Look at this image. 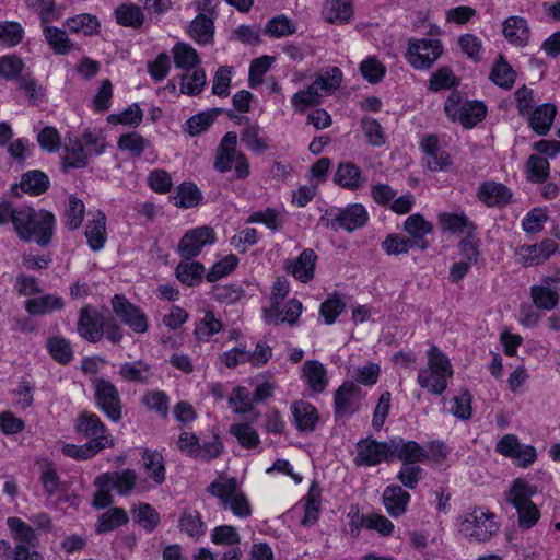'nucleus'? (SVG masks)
Segmentation results:
<instances>
[{"label":"nucleus","mask_w":560,"mask_h":560,"mask_svg":"<svg viewBox=\"0 0 560 560\" xmlns=\"http://www.w3.org/2000/svg\"><path fill=\"white\" fill-rule=\"evenodd\" d=\"M56 219L47 210H34L23 206L18 208L14 217V231L24 242H35L39 246H47L54 236Z\"/></svg>","instance_id":"nucleus-1"},{"label":"nucleus","mask_w":560,"mask_h":560,"mask_svg":"<svg viewBox=\"0 0 560 560\" xmlns=\"http://www.w3.org/2000/svg\"><path fill=\"white\" fill-rule=\"evenodd\" d=\"M453 368L447 355L436 346H431L428 350L427 368L420 369L418 373V384L433 395H442L447 381L453 376Z\"/></svg>","instance_id":"nucleus-2"},{"label":"nucleus","mask_w":560,"mask_h":560,"mask_svg":"<svg viewBox=\"0 0 560 560\" xmlns=\"http://www.w3.org/2000/svg\"><path fill=\"white\" fill-rule=\"evenodd\" d=\"M537 491L536 485H532L525 479L517 478L505 492V500L516 510L517 523L522 529L534 527L540 518V511L532 501V498Z\"/></svg>","instance_id":"nucleus-3"},{"label":"nucleus","mask_w":560,"mask_h":560,"mask_svg":"<svg viewBox=\"0 0 560 560\" xmlns=\"http://www.w3.org/2000/svg\"><path fill=\"white\" fill-rule=\"evenodd\" d=\"M207 491L220 500L223 509H229L235 516L248 517L252 509L246 495L240 490L234 477H219L212 481Z\"/></svg>","instance_id":"nucleus-4"},{"label":"nucleus","mask_w":560,"mask_h":560,"mask_svg":"<svg viewBox=\"0 0 560 560\" xmlns=\"http://www.w3.org/2000/svg\"><path fill=\"white\" fill-rule=\"evenodd\" d=\"M494 513L485 508H474L467 512L460 522V530L469 539L483 542L490 540L500 529Z\"/></svg>","instance_id":"nucleus-5"},{"label":"nucleus","mask_w":560,"mask_h":560,"mask_svg":"<svg viewBox=\"0 0 560 560\" xmlns=\"http://www.w3.org/2000/svg\"><path fill=\"white\" fill-rule=\"evenodd\" d=\"M444 110L450 119L459 121L466 129L475 127L487 114L486 105L480 101L463 102L459 92L454 91L444 103Z\"/></svg>","instance_id":"nucleus-6"},{"label":"nucleus","mask_w":560,"mask_h":560,"mask_svg":"<svg viewBox=\"0 0 560 560\" xmlns=\"http://www.w3.org/2000/svg\"><path fill=\"white\" fill-rule=\"evenodd\" d=\"M237 135L233 131L226 132L217 150L214 167L218 172L224 173L231 170L234 164L236 175H247L249 166L246 156L236 150Z\"/></svg>","instance_id":"nucleus-7"},{"label":"nucleus","mask_w":560,"mask_h":560,"mask_svg":"<svg viewBox=\"0 0 560 560\" xmlns=\"http://www.w3.org/2000/svg\"><path fill=\"white\" fill-rule=\"evenodd\" d=\"M369 214L362 205H350L345 209H335L326 211L320 218V223L332 231L343 229L352 232L364 226L368 222Z\"/></svg>","instance_id":"nucleus-8"},{"label":"nucleus","mask_w":560,"mask_h":560,"mask_svg":"<svg viewBox=\"0 0 560 560\" xmlns=\"http://www.w3.org/2000/svg\"><path fill=\"white\" fill-rule=\"evenodd\" d=\"M443 54V45L439 39L410 38L405 57L416 70H425Z\"/></svg>","instance_id":"nucleus-9"},{"label":"nucleus","mask_w":560,"mask_h":560,"mask_svg":"<svg viewBox=\"0 0 560 560\" xmlns=\"http://www.w3.org/2000/svg\"><path fill=\"white\" fill-rule=\"evenodd\" d=\"M495 451L511 458L516 466L522 468L528 467L537 458L536 448L532 445L521 444L514 434H505L497 443Z\"/></svg>","instance_id":"nucleus-10"},{"label":"nucleus","mask_w":560,"mask_h":560,"mask_svg":"<svg viewBox=\"0 0 560 560\" xmlns=\"http://www.w3.org/2000/svg\"><path fill=\"white\" fill-rule=\"evenodd\" d=\"M217 241L212 228L203 225L187 231L178 244V253L187 260L198 256L206 245Z\"/></svg>","instance_id":"nucleus-11"},{"label":"nucleus","mask_w":560,"mask_h":560,"mask_svg":"<svg viewBox=\"0 0 560 560\" xmlns=\"http://www.w3.org/2000/svg\"><path fill=\"white\" fill-rule=\"evenodd\" d=\"M93 383L98 408L112 421H118L121 418V404L117 388L112 382L104 378H97Z\"/></svg>","instance_id":"nucleus-12"},{"label":"nucleus","mask_w":560,"mask_h":560,"mask_svg":"<svg viewBox=\"0 0 560 560\" xmlns=\"http://www.w3.org/2000/svg\"><path fill=\"white\" fill-rule=\"evenodd\" d=\"M75 430L79 434L89 439L88 442H102L104 450L114 445V439L109 433L100 417L90 411H82L75 423Z\"/></svg>","instance_id":"nucleus-13"},{"label":"nucleus","mask_w":560,"mask_h":560,"mask_svg":"<svg viewBox=\"0 0 560 560\" xmlns=\"http://www.w3.org/2000/svg\"><path fill=\"white\" fill-rule=\"evenodd\" d=\"M357 450L358 452L354 462L360 466H374L383 460H393V453L389 450V441L381 443L371 439L361 440L357 444Z\"/></svg>","instance_id":"nucleus-14"},{"label":"nucleus","mask_w":560,"mask_h":560,"mask_svg":"<svg viewBox=\"0 0 560 560\" xmlns=\"http://www.w3.org/2000/svg\"><path fill=\"white\" fill-rule=\"evenodd\" d=\"M105 318V316L90 305L82 307L77 325L79 335L90 342L100 341L103 337Z\"/></svg>","instance_id":"nucleus-15"},{"label":"nucleus","mask_w":560,"mask_h":560,"mask_svg":"<svg viewBox=\"0 0 560 560\" xmlns=\"http://www.w3.org/2000/svg\"><path fill=\"white\" fill-rule=\"evenodd\" d=\"M142 471L145 476L142 480V491L151 487L150 482L152 486L162 485L166 477L163 455L158 451L145 450L142 453Z\"/></svg>","instance_id":"nucleus-16"},{"label":"nucleus","mask_w":560,"mask_h":560,"mask_svg":"<svg viewBox=\"0 0 560 560\" xmlns=\"http://www.w3.org/2000/svg\"><path fill=\"white\" fill-rule=\"evenodd\" d=\"M302 313V303L296 299H291L283 306L281 303L270 304L264 311L265 320L269 324H283L288 323L293 326L298 323Z\"/></svg>","instance_id":"nucleus-17"},{"label":"nucleus","mask_w":560,"mask_h":560,"mask_svg":"<svg viewBox=\"0 0 560 560\" xmlns=\"http://www.w3.org/2000/svg\"><path fill=\"white\" fill-rule=\"evenodd\" d=\"M389 450L393 453V460L399 459L405 463H422L429 458L428 452L415 441H405L401 438L389 440Z\"/></svg>","instance_id":"nucleus-18"},{"label":"nucleus","mask_w":560,"mask_h":560,"mask_svg":"<svg viewBox=\"0 0 560 560\" xmlns=\"http://www.w3.org/2000/svg\"><path fill=\"white\" fill-rule=\"evenodd\" d=\"M558 282L555 279L546 278L540 284L530 288L533 303L540 310L551 311L559 303Z\"/></svg>","instance_id":"nucleus-19"},{"label":"nucleus","mask_w":560,"mask_h":560,"mask_svg":"<svg viewBox=\"0 0 560 560\" xmlns=\"http://www.w3.org/2000/svg\"><path fill=\"white\" fill-rule=\"evenodd\" d=\"M478 199L487 207H503L512 199V191L503 184L486 180L478 190Z\"/></svg>","instance_id":"nucleus-20"},{"label":"nucleus","mask_w":560,"mask_h":560,"mask_svg":"<svg viewBox=\"0 0 560 560\" xmlns=\"http://www.w3.org/2000/svg\"><path fill=\"white\" fill-rule=\"evenodd\" d=\"M421 148L427 155V166L431 172H448L450 155L440 150L436 136L429 135L423 138Z\"/></svg>","instance_id":"nucleus-21"},{"label":"nucleus","mask_w":560,"mask_h":560,"mask_svg":"<svg viewBox=\"0 0 560 560\" xmlns=\"http://www.w3.org/2000/svg\"><path fill=\"white\" fill-rule=\"evenodd\" d=\"M290 409L295 427L299 431L313 432L315 430L319 421V415L312 404L304 400H298L291 405Z\"/></svg>","instance_id":"nucleus-22"},{"label":"nucleus","mask_w":560,"mask_h":560,"mask_svg":"<svg viewBox=\"0 0 560 560\" xmlns=\"http://www.w3.org/2000/svg\"><path fill=\"white\" fill-rule=\"evenodd\" d=\"M438 218L443 231L471 236L476 230V225L464 211L442 212Z\"/></svg>","instance_id":"nucleus-23"},{"label":"nucleus","mask_w":560,"mask_h":560,"mask_svg":"<svg viewBox=\"0 0 560 560\" xmlns=\"http://www.w3.org/2000/svg\"><path fill=\"white\" fill-rule=\"evenodd\" d=\"M410 494L399 486H388L383 492V504L392 517H398L406 512Z\"/></svg>","instance_id":"nucleus-24"},{"label":"nucleus","mask_w":560,"mask_h":560,"mask_svg":"<svg viewBox=\"0 0 560 560\" xmlns=\"http://www.w3.org/2000/svg\"><path fill=\"white\" fill-rule=\"evenodd\" d=\"M89 154L83 148V143L80 139H69V142L65 144L61 171L67 173L70 168H82L88 164Z\"/></svg>","instance_id":"nucleus-25"},{"label":"nucleus","mask_w":560,"mask_h":560,"mask_svg":"<svg viewBox=\"0 0 560 560\" xmlns=\"http://www.w3.org/2000/svg\"><path fill=\"white\" fill-rule=\"evenodd\" d=\"M303 377L314 393H323L328 384L327 370L317 360H307L302 368Z\"/></svg>","instance_id":"nucleus-26"},{"label":"nucleus","mask_w":560,"mask_h":560,"mask_svg":"<svg viewBox=\"0 0 560 560\" xmlns=\"http://www.w3.org/2000/svg\"><path fill=\"white\" fill-rule=\"evenodd\" d=\"M360 392L353 382H345L335 393V412L338 416L352 415L355 410L354 398Z\"/></svg>","instance_id":"nucleus-27"},{"label":"nucleus","mask_w":560,"mask_h":560,"mask_svg":"<svg viewBox=\"0 0 560 560\" xmlns=\"http://www.w3.org/2000/svg\"><path fill=\"white\" fill-rule=\"evenodd\" d=\"M112 306L115 314L126 325L133 331L140 332V311L136 305L131 304L124 295L116 294L112 300Z\"/></svg>","instance_id":"nucleus-28"},{"label":"nucleus","mask_w":560,"mask_h":560,"mask_svg":"<svg viewBox=\"0 0 560 560\" xmlns=\"http://www.w3.org/2000/svg\"><path fill=\"white\" fill-rule=\"evenodd\" d=\"M317 255L311 248L304 249L294 262L288 268L295 279L301 282H308L314 278Z\"/></svg>","instance_id":"nucleus-29"},{"label":"nucleus","mask_w":560,"mask_h":560,"mask_svg":"<svg viewBox=\"0 0 560 560\" xmlns=\"http://www.w3.org/2000/svg\"><path fill=\"white\" fill-rule=\"evenodd\" d=\"M322 13L328 23H348L353 14L351 0H326Z\"/></svg>","instance_id":"nucleus-30"},{"label":"nucleus","mask_w":560,"mask_h":560,"mask_svg":"<svg viewBox=\"0 0 560 560\" xmlns=\"http://www.w3.org/2000/svg\"><path fill=\"white\" fill-rule=\"evenodd\" d=\"M503 35L510 43L524 47L529 37L526 20L521 16L508 18L503 23Z\"/></svg>","instance_id":"nucleus-31"},{"label":"nucleus","mask_w":560,"mask_h":560,"mask_svg":"<svg viewBox=\"0 0 560 560\" xmlns=\"http://www.w3.org/2000/svg\"><path fill=\"white\" fill-rule=\"evenodd\" d=\"M173 59L175 67L178 69L186 70L189 72L190 70H195L199 68L201 63V59L197 52V50L186 43H177L172 48Z\"/></svg>","instance_id":"nucleus-32"},{"label":"nucleus","mask_w":560,"mask_h":560,"mask_svg":"<svg viewBox=\"0 0 560 560\" xmlns=\"http://www.w3.org/2000/svg\"><path fill=\"white\" fill-rule=\"evenodd\" d=\"M189 35L197 43L206 45L213 40L214 19L199 13L189 25Z\"/></svg>","instance_id":"nucleus-33"},{"label":"nucleus","mask_w":560,"mask_h":560,"mask_svg":"<svg viewBox=\"0 0 560 560\" xmlns=\"http://www.w3.org/2000/svg\"><path fill=\"white\" fill-rule=\"evenodd\" d=\"M557 249L552 240H544L540 244L528 245L522 248L524 265L534 266L550 257Z\"/></svg>","instance_id":"nucleus-34"},{"label":"nucleus","mask_w":560,"mask_h":560,"mask_svg":"<svg viewBox=\"0 0 560 560\" xmlns=\"http://www.w3.org/2000/svg\"><path fill=\"white\" fill-rule=\"evenodd\" d=\"M63 301L60 296L46 294L38 298L28 299L25 302V310L30 315H46L54 311L61 310Z\"/></svg>","instance_id":"nucleus-35"},{"label":"nucleus","mask_w":560,"mask_h":560,"mask_svg":"<svg viewBox=\"0 0 560 560\" xmlns=\"http://www.w3.org/2000/svg\"><path fill=\"white\" fill-rule=\"evenodd\" d=\"M556 114L557 108L553 104H542L533 112L529 125L538 135H546L551 128Z\"/></svg>","instance_id":"nucleus-36"},{"label":"nucleus","mask_w":560,"mask_h":560,"mask_svg":"<svg viewBox=\"0 0 560 560\" xmlns=\"http://www.w3.org/2000/svg\"><path fill=\"white\" fill-rule=\"evenodd\" d=\"M85 236L92 250H100L106 241V217L97 212L94 220L89 221L85 226Z\"/></svg>","instance_id":"nucleus-37"},{"label":"nucleus","mask_w":560,"mask_h":560,"mask_svg":"<svg viewBox=\"0 0 560 560\" xmlns=\"http://www.w3.org/2000/svg\"><path fill=\"white\" fill-rule=\"evenodd\" d=\"M489 79L495 85L505 90H510L514 85L516 72L509 65L506 59L502 55H499L495 63L492 67Z\"/></svg>","instance_id":"nucleus-38"},{"label":"nucleus","mask_w":560,"mask_h":560,"mask_svg":"<svg viewBox=\"0 0 560 560\" xmlns=\"http://www.w3.org/2000/svg\"><path fill=\"white\" fill-rule=\"evenodd\" d=\"M66 25L72 33H82L85 36L97 35L101 31L98 19L90 13H81L69 18Z\"/></svg>","instance_id":"nucleus-39"},{"label":"nucleus","mask_w":560,"mask_h":560,"mask_svg":"<svg viewBox=\"0 0 560 560\" xmlns=\"http://www.w3.org/2000/svg\"><path fill=\"white\" fill-rule=\"evenodd\" d=\"M179 528L190 538L198 540L205 535L207 526L199 512L186 510L179 517Z\"/></svg>","instance_id":"nucleus-40"},{"label":"nucleus","mask_w":560,"mask_h":560,"mask_svg":"<svg viewBox=\"0 0 560 560\" xmlns=\"http://www.w3.org/2000/svg\"><path fill=\"white\" fill-rule=\"evenodd\" d=\"M223 112L222 108H212L191 116L185 122V131L190 136H197L206 131Z\"/></svg>","instance_id":"nucleus-41"},{"label":"nucleus","mask_w":560,"mask_h":560,"mask_svg":"<svg viewBox=\"0 0 560 560\" xmlns=\"http://www.w3.org/2000/svg\"><path fill=\"white\" fill-rule=\"evenodd\" d=\"M180 93L195 96L203 91L206 85V72L202 68H196L192 72H186L179 75Z\"/></svg>","instance_id":"nucleus-42"},{"label":"nucleus","mask_w":560,"mask_h":560,"mask_svg":"<svg viewBox=\"0 0 560 560\" xmlns=\"http://www.w3.org/2000/svg\"><path fill=\"white\" fill-rule=\"evenodd\" d=\"M43 25L44 36L55 54L66 55L72 49L73 44L63 30L55 26H48L47 24Z\"/></svg>","instance_id":"nucleus-43"},{"label":"nucleus","mask_w":560,"mask_h":560,"mask_svg":"<svg viewBox=\"0 0 560 560\" xmlns=\"http://www.w3.org/2000/svg\"><path fill=\"white\" fill-rule=\"evenodd\" d=\"M7 524L13 535V538L18 541V545H24L30 548L35 547L37 536L28 524L19 517H9L7 520Z\"/></svg>","instance_id":"nucleus-44"},{"label":"nucleus","mask_w":560,"mask_h":560,"mask_svg":"<svg viewBox=\"0 0 560 560\" xmlns=\"http://www.w3.org/2000/svg\"><path fill=\"white\" fill-rule=\"evenodd\" d=\"M34 148L35 145L33 143L24 139H18L12 142L8 148V152L12 159L9 171L14 173L23 171L24 162L31 155Z\"/></svg>","instance_id":"nucleus-45"},{"label":"nucleus","mask_w":560,"mask_h":560,"mask_svg":"<svg viewBox=\"0 0 560 560\" xmlns=\"http://www.w3.org/2000/svg\"><path fill=\"white\" fill-rule=\"evenodd\" d=\"M405 230L416 240L415 245L424 249L428 247V242L423 241L422 237L432 231V225L425 221L420 214H412L405 221Z\"/></svg>","instance_id":"nucleus-46"},{"label":"nucleus","mask_w":560,"mask_h":560,"mask_svg":"<svg viewBox=\"0 0 560 560\" xmlns=\"http://www.w3.org/2000/svg\"><path fill=\"white\" fill-rule=\"evenodd\" d=\"M128 515L122 508H113L100 515L96 523V533L104 534L116 529L128 522Z\"/></svg>","instance_id":"nucleus-47"},{"label":"nucleus","mask_w":560,"mask_h":560,"mask_svg":"<svg viewBox=\"0 0 560 560\" xmlns=\"http://www.w3.org/2000/svg\"><path fill=\"white\" fill-rule=\"evenodd\" d=\"M221 329V320L214 316L213 312L207 311L205 316L197 323L194 335L198 341L207 342Z\"/></svg>","instance_id":"nucleus-48"},{"label":"nucleus","mask_w":560,"mask_h":560,"mask_svg":"<svg viewBox=\"0 0 560 560\" xmlns=\"http://www.w3.org/2000/svg\"><path fill=\"white\" fill-rule=\"evenodd\" d=\"M174 205L180 208L196 207L201 200V192L192 182H184L173 197Z\"/></svg>","instance_id":"nucleus-49"},{"label":"nucleus","mask_w":560,"mask_h":560,"mask_svg":"<svg viewBox=\"0 0 560 560\" xmlns=\"http://www.w3.org/2000/svg\"><path fill=\"white\" fill-rule=\"evenodd\" d=\"M342 72L337 67H329L312 83L317 91L326 94L334 93L341 84Z\"/></svg>","instance_id":"nucleus-50"},{"label":"nucleus","mask_w":560,"mask_h":560,"mask_svg":"<svg viewBox=\"0 0 560 560\" xmlns=\"http://www.w3.org/2000/svg\"><path fill=\"white\" fill-rule=\"evenodd\" d=\"M203 272L205 267L198 261H183L176 267L177 279L188 287L198 284Z\"/></svg>","instance_id":"nucleus-51"},{"label":"nucleus","mask_w":560,"mask_h":560,"mask_svg":"<svg viewBox=\"0 0 560 560\" xmlns=\"http://www.w3.org/2000/svg\"><path fill=\"white\" fill-rule=\"evenodd\" d=\"M109 477L101 474L94 480V486L97 488L93 495L92 505L100 510L105 509L114 503L112 495L113 487L109 485Z\"/></svg>","instance_id":"nucleus-52"},{"label":"nucleus","mask_w":560,"mask_h":560,"mask_svg":"<svg viewBox=\"0 0 560 560\" xmlns=\"http://www.w3.org/2000/svg\"><path fill=\"white\" fill-rule=\"evenodd\" d=\"M229 432L235 436L240 445L245 448H255L260 444L258 432L248 423L232 424Z\"/></svg>","instance_id":"nucleus-53"},{"label":"nucleus","mask_w":560,"mask_h":560,"mask_svg":"<svg viewBox=\"0 0 560 560\" xmlns=\"http://www.w3.org/2000/svg\"><path fill=\"white\" fill-rule=\"evenodd\" d=\"M104 475L109 477V485L113 487V490H116L121 495L128 494L137 482V472L131 469H126L121 472H105Z\"/></svg>","instance_id":"nucleus-54"},{"label":"nucleus","mask_w":560,"mask_h":560,"mask_svg":"<svg viewBox=\"0 0 560 560\" xmlns=\"http://www.w3.org/2000/svg\"><path fill=\"white\" fill-rule=\"evenodd\" d=\"M142 402L147 408L155 412L160 418L166 419L170 411V398L161 390L147 392L142 397Z\"/></svg>","instance_id":"nucleus-55"},{"label":"nucleus","mask_w":560,"mask_h":560,"mask_svg":"<svg viewBox=\"0 0 560 560\" xmlns=\"http://www.w3.org/2000/svg\"><path fill=\"white\" fill-rule=\"evenodd\" d=\"M103 450L104 443L102 442H86L83 445L66 444L62 447L65 455L79 460L89 459Z\"/></svg>","instance_id":"nucleus-56"},{"label":"nucleus","mask_w":560,"mask_h":560,"mask_svg":"<svg viewBox=\"0 0 560 560\" xmlns=\"http://www.w3.org/2000/svg\"><path fill=\"white\" fill-rule=\"evenodd\" d=\"M116 22L121 26L140 27V8L133 3H122L115 9Z\"/></svg>","instance_id":"nucleus-57"},{"label":"nucleus","mask_w":560,"mask_h":560,"mask_svg":"<svg viewBox=\"0 0 560 560\" xmlns=\"http://www.w3.org/2000/svg\"><path fill=\"white\" fill-rule=\"evenodd\" d=\"M48 187V177H22L19 185L12 186V190L15 196L21 195L19 191H16L18 188H20L22 192L28 194L31 196H38L45 192Z\"/></svg>","instance_id":"nucleus-58"},{"label":"nucleus","mask_w":560,"mask_h":560,"mask_svg":"<svg viewBox=\"0 0 560 560\" xmlns=\"http://www.w3.org/2000/svg\"><path fill=\"white\" fill-rule=\"evenodd\" d=\"M85 212L84 203L75 196L69 197L68 208L65 212L66 225L69 230H77L83 221Z\"/></svg>","instance_id":"nucleus-59"},{"label":"nucleus","mask_w":560,"mask_h":560,"mask_svg":"<svg viewBox=\"0 0 560 560\" xmlns=\"http://www.w3.org/2000/svg\"><path fill=\"white\" fill-rule=\"evenodd\" d=\"M360 72L369 83L375 84L385 77L386 67L375 57H369L361 62Z\"/></svg>","instance_id":"nucleus-60"},{"label":"nucleus","mask_w":560,"mask_h":560,"mask_svg":"<svg viewBox=\"0 0 560 560\" xmlns=\"http://www.w3.org/2000/svg\"><path fill=\"white\" fill-rule=\"evenodd\" d=\"M23 27L16 22L0 23V45L4 47L16 46L23 38Z\"/></svg>","instance_id":"nucleus-61"},{"label":"nucleus","mask_w":560,"mask_h":560,"mask_svg":"<svg viewBox=\"0 0 560 560\" xmlns=\"http://www.w3.org/2000/svg\"><path fill=\"white\" fill-rule=\"evenodd\" d=\"M211 541L221 546H238L241 536L236 528L230 525H220L213 528L211 533Z\"/></svg>","instance_id":"nucleus-62"},{"label":"nucleus","mask_w":560,"mask_h":560,"mask_svg":"<svg viewBox=\"0 0 560 560\" xmlns=\"http://www.w3.org/2000/svg\"><path fill=\"white\" fill-rule=\"evenodd\" d=\"M47 347L51 357L62 364L72 360L73 353L71 346L65 338L54 337L48 339Z\"/></svg>","instance_id":"nucleus-63"},{"label":"nucleus","mask_w":560,"mask_h":560,"mask_svg":"<svg viewBox=\"0 0 560 560\" xmlns=\"http://www.w3.org/2000/svg\"><path fill=\"white\" fill-rule=\"evenodd\" d=\"M295 32V24L283 14L271 19L265 28V33L272 37H283L294 34Z\"/></svg>","instance_id":"nucleus-64"}]
</instances>
